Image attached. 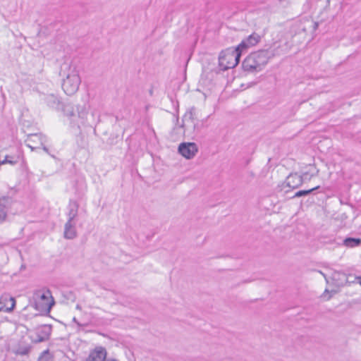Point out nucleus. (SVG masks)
Here are the masks:
<instances>
[{
  "instance_id": "1",
  "label": "nucleus",
  "mask_w": 361,
  "mask_h": 361,
  "mask_svg": "<svg viewBox=\"0 0 361 361\" xmlns=\"http://www.w3.org/2000/svg\"><path fill=\"white\" fill-rule=\"evenodd\" d=\"M60 75L63 78L62 88L67 95L74 94L79 89L81 80L76 65L65 61L61 66Z\"/></svg>"
},
{
  "instance_id": "2",
  "label": "nucleus",
  "mask_w": 361,
  "mask_h": 361,
  "mask_svg": "<svg viewBox=\"0 0 361 361\" xmlns=\"http://www.w3.org/2000/svg\"><path fill=\"white\" fill-rule=\"evenodd\" d=\"M276 55L274 49H260L251 53L243 61V68L248 72H259Z\"/></svg>"
},
{
  "instance_id": "3",
  "label": "nucleus",
  "mask_w": 361,
  "mask_h": 361,
  "mask_svg": "<svg viewBox=\"0 0 361 361\" xmlns=\"http://www.w3.org/2000/svg\"><path fill=\"white\" fill-rule=\"evenodd\" d=\"M33 299L35 309L42 312L49 313L54 305V298L49 289L35 290L33 294Z\"/></svg>"
},
{
  "instance_id": "4",
  "label": "nucleus",
  "mask_w": 361,
  "mask_h": 361,
  "mask_svg": "<svg viewBox=\"0 0 361 361\" xmlns=\"http://www.w3.org/2000/svg\"><path fill=\"white\" fill-rule=\"evenodd\" d=\"M241 53L236 49L222 51L219 56V66L225 71L235 67L240 61Z\"/></svg>"
},
{
  "instance_id": "5",
  "label": "nucleus",
  "mask_w": 361,
  "mask_h": 361,
  "mask_svg": "<svg viewBox=\"0 0 361 361\" xmlns=\"http://www.w3.org/2000/svg\"><path fill=\"white\" fill-rule=\"evenodd\" d=\"M332 280L335 286L341 287L347 283H358L361 285V276L352 274H345L341 271H334L332 274Z\"/></svg>"
},
{
  "instance_id": "6",
  "label": "nucleus",
  "mask_w": 361,
  "mask_h": 361,
  "mask_svg": "<svg viewBox=\"0 0 361 361\" xmlns=\"http://www.w3.org/2000/svg\"><path fill=\"white\" fill-rule=\"evenodd\" d=\"M261 36L253 32L249 35L247 38L243 39L237 47L236 49L242 54L246 51L248 48L257 45L261 41Z\"/></svg>"
},
{
  "instance_id": "7",
  "label": "nucleus",
  "mask_w": 361,
  "mask_h": 361,
  "mask_svg": "<svg viewBox=\"0 0 361 361\" xmlns=\"http://www.w3.org/2000/svg\"><path fill=\"white\" fill-rule=\"evenodd\" d=\"M197 151L198 147L195 142H183L178 147V152L188 159L193 158Z\"/></svg>"
},
{
  "instance_id": "8",
  "label": "nucleus",
  "mask_w": 361,
  "mask_h": 361,
  "mask_svg": "<svg viewBox=\"0 0 361 361\" xmlns=\"http://www.w3.org/2000/svg\"><path fill=\"white\" fill-rule=\"evenodd\" d=\"M107 351L104 347L97 346L90 350L88 357L85 361H105L106 360Z\"/></svg>"
},
{
  "instance_id": "9",
  "label": "nucleus",
  "mask_w": 361,
  "mask_h": 361,
  "mask_svg": "<svg viewBox=\"0 0 361 361\" xmlns=\"http://www.w3.org/2000/svg\"><path fill=\"white\" fill-rule=\"evenodd\" d=\"M51 333V326L48 324L41 325L36 329L35 342L40 343L49 339Z\"/></svg>"
},
{
  "instance_id": "10",
  "label": "nucleus",
  "mask_w": 361,
  "mask_h": 361,
  "mask_svg": "<svg viewBox=\"0 0 361 361\" xmlns=\"http://www.w3.org/2000/svg\"><path fill=\"white\" fill-rule=\"evenodd\" d=\"M16 306L14 298L8 295H2L0 298V312L4 310L6 312H11Z\"/></svg>"
},
{
  "instance_id": "11",
  "label": "nucleus",
  "mask_w": 361,
  "mask_h": 361,
  "mask_svg": "<svg viewBox=\"0 0 361 361\" xmlns=\"http://www.w3.org/2000/svg\"><path fill=\"white\" fill-rule=\"evenodd\" d=\"M286 184L288 187L291 188H297L300 186L303 183V176H300L298 173H290L286 180Z\"/></svg>"
},
{
  "instance_id": "12",
  "label": "nucleus",
  "mask_w": 361,
  "mask_h": 361,
  "mask_svg": "<svg viewBox=\"0 0 361 361\" xmlns=\"http://www.w3.org/2000/svg\"><path fill=\"white\" fill-rule=\"evenodd\" d=\"M12 200L9 197H0V222L4 221L7 216V207L11 204Z\"/></svg>"
},
{
  "instance_id": "13",
  "label": "nucleus",
  "mask_w": 361,
  "mask_h": 361,
  "mask_svg": "<svg viewBox=\"0 0 361 361\" xmlns=\"http://www.w3.org/2000/svg\"><path fill=\"white\" fill-rule=\"evenodd\" d=\"M79 204L75 200H70L68 204V221L69 222H75L78 216Z\"/></svg>"
},
{
  "instance_id": "14",
  "label": "nucleus",
  "mask_w": 361,
  "mask_h": 361,
  "mask_svg": "<svg viewBox=\"0 0 361 361\" xmlns=\"http://www.w3.org/2000/svg\"><path fill=\"white\" fill-rule=\"evenodd\" d=\"M64 238L66 239H74L77 236L75 222L67 221L64 226Z\"/></svg>"
},
{
  "instance_id": "15",
  "label": "nucleus",
  "mask_w": 361,
  "mask_h": 361,
  "mask_svg": "<svg viewBox=\"0 0 361 361\" xmlns=\"http://www.w3.org/2000/svg\"><path fill=\"white\" fill-rule=\"evenodd\" d=\"M44 102L49 106L59 111L61 102L56 95L53 94L47 95L44 97Z\"/></svg>"
},
{
  "instance_id": "16",
  "label": "nucleus",
  "mask_w": 361,
  "mask_h": 361,
  "mask_svg": "<svg viewBox=\"0 0 361 361\" xmlns=\"http://www.w3.org/2000/svg\"><path fill=\"white\" fill-rule=\"evenodd\" d=\"M25 142H29L31 144H39V145H43L44 142H47V137L45 135L39 133V134H30L27 136Z\"/></svg>"
},
{
  "instance_id": "17",
  "label": "nucleus",
  "mask_w": 361,
  "mask_h": 361,
  "mask_svg": "<svg viewBox=\"0 0 361 361\" xmlns=\"http://www.w3.org/2000/svg\"><path fill=\"white\" fill-rule=\"evenodd\" d=\"M195 108L191 107L184 115L183 121H191L193 124L194 130L200 131V127L198 123H195Z\"/></svg>"
},
{
  "instance_id": "18",
  "label": "nucleus",
  "mask_w": 361,
  "mask_h": 361,
  "mask_svg": "<svg viewBox=\"0 0 361 361\" xmlns=\"http://www.w3.org/2000/svg\"><path fill=\"white\" fill-rule=\"evenodd\" d=\"M64 114V116L71 118L75 116L74 106L71 103H61L60 109Z\"/></svg>"
},
{
  "instance_id": "19",
  "label": "nucleus",
  "mask_w": 361,
  "mask_h": 361,
  "mask_svg": "<svg viewBox=\"0 0 361 361\" xmlns=\"http://www.w3.org/2000/svg\"><path fill=\"white\" fill-rule=\"evenodd\" d=\"M343 245L347 247L353 248L361 245V238H345L343 240Z\"/></svg>"
},
{
  "instance_id": "20",
  "label": "nucleus",
  "mask_w": 361,
  "mask_h": 361,
  "mask_svg": "<svg viewBox=\"0 0 361 361\" xmlns=\"http://www.w3.org/2000/svg\"><path fill=\"white\" fill-rule=\"evenodd\" d=\"M320 186L318 185L311 189L299 190L295 193L293 197H300L302 196L308 195L311 194L313 191L318 190Z\"/></svg>"
},
{
  "instance_id": "21",
  "label": "nucleus",
  "mask_w": 361,
  "mask_h": 361,
  "mask_svg": "<svg viewBox=\"0 0 361 361\" xmlns=\"http://www.w3.org/2000/svg\"><path fill=\"white\" fill-rule=\"evenodd\" d=\"M18 162V157H15L10 155H6L4 160L0 161L1 164H10L11 165H15Z\"/></svg>"
},
{
  "instance_id": "22",
  "label": "nucleus",
  "mask_w": 361,
  "mask_h": 361,
  "mask_svg": "<svg viewBox=\"0 0 361 361\" xmlns=\"http://www.w3.org/2000/svg\"><path fill=\"white\" fill-rule=\"evenodd\" d=\"M39 361H54V359L49 350H45L39 357Z\"/></svg>"
},
{
  "instance_id": "23",
  "label": "nucleus",
  "mask_w": 361,
  "mask_h": 361,
  "mask_svg": "<svg viewBox=\"0 0 361 361\" xmlns=\"http://www.w3.org/2000/svg\"><path fill=\"white\" fill-rule=\"evenodd\" d=\"M77 111H78V116L82 118H85V116L87 115V109L85 106L81 107L80 109L78 106Z\"/></svg>"
},
{
  "instance_id": "24",
  "label": "nucleus",
  "mask_w": 361,
  "mask_h": 361,
  "mask_svg": "<svg viewBox=\"0 0 361 361\" xmlns=\"http://www.w3.org/2000/svg\"><path fill=\"white\" fill-rule=\"evenodd\" d=\"M25 145L27 147H29L31 151H35L36 149L39 148V146H33L32 144H31L30 142H25Z\"/></svg>"
},
{
  "instance_id": "25",
  "label": "nucleus",
  "mask_w": 361,
  "mask_h": 361,
  "mask_svg": "<svg viewBox=\"0 0 361 361\" xmlns=\"http://www.w3.org/2000/svg\"><path fill=\"white\" fill-rule=\"evenodd\" d=\"M73 322H75V323L77 324V326H78V327H81V326H87V324H82L81 323H80V322L77 320V319H76L75 317H73Z\"/></svg>"
},
{
  "instance_id": "26",
  "label": "nucleus",
  "mask_w": 361,
  "mask_h": 361,
  "mask_svg": "<svg viewBox=\"0 0 361 361\" xmlns=\"http://www.w3.org/2000/svg\"><path fill=\"white\" fill-rule=\"evenodd\" d=\"M43 150L47 152V154H49V149L48 148L44 145V143L43 144V145H41Z\"/></svg>"
},
{
  "instance_id": "27",
  "label": "nucleus",
  "mask_w": 361,
  "mask_h": 361,
  "mask_svg": "<svg viewBox=\"0 0 361 361\" xmlns=\"http://www.w3.org/2000/svg\"><path fill=\"white\" fill-rule=\"evenodd\" d=\"M3 305L11 306V303L9 302H5L4 303H3Z\"/></svg>"
},
{
  "instance_id": "28",
  "label": "nucleus",
  "mask_w": 361,
  "mask_h": 361,
  "mask_svg": "<svg viewBox=\"0 0 361 361\" xmlns=\"http://www.w3.org/2000/svg\"><path fill=\"white\" fill-rule=\"evenodd\" d=\"M317 27H318V23H314V28L316 29Z\"/></svg>"
},
{
  "instance_id": "29",
  "label": "nucleus",
  "mask_w": 361,
  "mask_h": 361,
  "mask_svg": "<svg viewBox=\"0 0 361 361\" xmlns=\"http://www.w3.org/2000/svg\"><path fill=\"white\" fill-rule=\"evenodd\" d=\"M105 361H118V360L116 359H109V360H106Z\"/></svg>"
},
{
  "instance_id": "30",
  "label": "nucleus",
  "mask_w": 361,
  "mask_h": 361,
  "mask_svg": "<svg viewBox=\"0 0 361 361\" xmlns=\"http://www.w3.org/2000/svg\"><path fill=\"white\" fill-rule=\"evenodd\" d=\"M76 309H78V310H81V307H80V305H76Z\"/></svg>"
},
{
  "instance_id": "31",
  "label": "nucleus",
  "mask_w": 361,
  "mask_h": 361,
  "mask_svg": "<svg viewBox=\"0 0 361 361\" xmlns=\"http://www.w3.org/2000/svg\"><path fill=\"white\" fill-rule=\"evenodd\" d=\"M349 280H353V281H354L355 279H354V278H349Z\"/></svg>"
}]
</instances>
